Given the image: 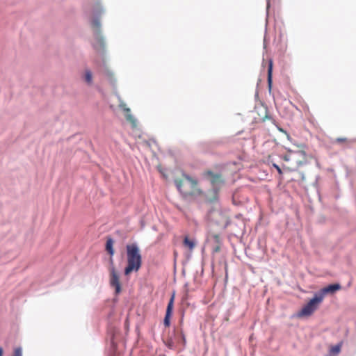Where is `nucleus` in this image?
<instances>
[{"instance_id": "f257e3e1", "label": "nucleus", "mask_w": 356, "mask_h": 356, "mask_svg": "<svg viewBox=\"0 0 356 356\" xmlns=\"http://www.w3.org/2000/svg\"><path fill=\"white\" fill-rule=\"evenodd\" d=\"M127 265L124 268V275H129L132 272H138L142 266V256L136 243L126 245Z\"/></svg>"}, {"instance_id": "f03ea898", "label": "nucleus", "mask_w": 356, "mask_h": 356, "mask_svg": "<svg viewBox=\"0 0 356 356\" xmlns=\"http://www.w3.org/2000/svg\"><path fill=\"white\" fill-rule=\"evenodd\" d=\"M305 147L302 145L298 150H289L287 154L283 156L285 161L291 163L290 166L286 167V169L293 171L307 163V156Z\"/></svg>"}, {"instance_id": "7ed1b4c3", "label": "nucleus", "mask_w": 356, "mask_h": 356, "mask_svg": "<svg viewBox=\"0 0 356 356\" xmlns=\"http://www.w3.org/2000/svg\"><path fill=\"white\" fill-rule=\"evenodd\" d=\"M175 184L177 189L184 196L201 193V191L197 188V181L188 175H184V179L176 180Z\"/></svg>"}, {"instance_id": "20e7f679", "label": "nucleus", "mask_w": 356, "mask_h": 356, "mask_svg": "<svg viewBox=\"0 0 356 356\" xmlns=\"http://www.w3.org/2000/svg\"><path fill=\"white\" fill-rule=\"evenodd\" d=\"M102 13V9L97 8L96 10L94 11V17L91 22L92 27L95 33V41L93 42V47L97 51L104 50L105 48V41L100 33L101 24L99 19L97 18V17L99 16Z\"/></svg>"}, {"instance_id": "39448f33", "label": "nucleus", "mask_w": 356, "mask_h": 356, "mask_svg": "<svg viewBox=\"0 0 356 356\" xmlns=\"http://www.w3.org/2000/svg\"><path fill=\"white\" fill-rule=\"evenodd\" d=\"M322 302L321 296L318 297V296L315 293L314 298L299 312L298 316L303 317L311 316L318 309Z\"/></svg>"}, {"instance_id": "423d86ee", "label": "nucleus", "mask_w": 356, "mask_h": 356, "mask_svg": "<svg viewBox=\"0 0 356 356\" xmlns=\"http://www.w3.org/2000/svg\"><path fill=\"white\" fill-rule=\"evenodd\" d=\"M110 273V285L115 288V293L118 294L121 292V284L120 282L119 275L113 264H111L109 268Z\"/></svg>"}, {"instance_id": "0eeeda50", "label": "nucleus", "mask_w": 356, "mask_h": 356, "mask_svg": "<svg viewBox=\"0 0 356 356\" xmlns=\"http://www.w3.org/2000/svg\"><path fill=\"white\" fill-rule=\"evenodd\" d=\"M204 176L214 188L220 187L225 183L222 176L220 173H214L211 170H207L204 172Z\"/></svg>"}, {"instance_id": "6e6552de", "label": "nucleus", "mask_w": 356, "mask_h": 356, "mask_svg": "<svg viewBox=\"0 0 356 356\" xmlns=\"http://www.w3.org/2000/svg\"><path fill=\"white\" fill-rule=\"evenodd\" d=\"M341 288V285L339 284H330L323 289H321L316 294L318 296V297L321 296L322 301L324 299V297L326 294L330 293L332 294L335 293L337 291L340 290Z\"/></svg>"}, {"instance_id": "1a4fd4ad", "label": "nucleus", "mask_w": 356, "mask_h": 356, "mask_svg": "<svg viewBox=\"0 0 356 356\" xmlns=\"http://www.w3.org/2000/svg\"><path fill=\"white\" fill-rule=\"evenodd\" d=\"M175 298V294L173 293L171 296V298L168 302L167 309H166V313L164 318L163 323L165 327H169L170 324V317L172 316V309H173V305H174V300Z\"/></svg>"}, {"instance_id": "9d476101", "label": "nucleus", "mask_w": 356, "mask_h": 356, "mask_svg": "<svg viewBox=\"0 0 356 356\" xmlns=\"http://www.w3.org/2000/svg\"><path fill=\"white\" fill-rule=\"evenodd\" d=\"M120 107L124 112L126 120L132 125L133 127H136L137 126V121L134 115H131L130 108L127 107L124 103H121L120 104Z\"/></svg>"}, {"instance_id": "9b49d317", "label": "nucleus", "mask_w": 356, "mask_h": 356, "mask_svg": "<svg viewBox=\"0 0 356 356\" xmlns=\"http://www.w3.org/2000/svg\"><path fill=\"white\" fill-rule=\"evenodd\" d=\"M113 240L112 238H108L106 243V250L111 255L110 261L111 264H113V255L114 254L113 250Z\"/></svg>"}, {"instance_id": "f8f14e48", "label": "nucleus", "mask_w": 356, "mask_h": 356, "mask_svg": "<svg viewBox=\"0 0 356 356\" xmlns=\"http://www.w3.org/2000/svg\"><path fill=\"white\" fill-rule=\"evenodd\" d=\"M342 343H343L341 341L338 344L331 346L326 356H337L341 352Z\"/></svg>"}, {"instance_id": "ddd939ff", "label": "nucleus", "mask_w": 356, "mask_h": 356, "mask_svg": "<svg viewBox=\"0 0 356 356\" xmlns=\"http://www.w3.org/2000/svg\"><path fill=\"white\" fill-rule=\"evenodd\" d=\"M183 245L184 247L187 248L190 251H192L195 247L196 243L193 239H191L189 238L188 236H186L184 237Z\"/></svg>"}, {"instance_id": "4468645a", "label": "nucleus", "mask_w": 356, "mask_h": 356, "mask_svg": "<svg viewBox=\"0 0 356 356\" xmlns=\"http://www.w3.org/2000/svg\"><path fill=\"white\" fill-rule=\"evenodd\" d=\"M83 80L88 85H91L92 83V74L90 71L86 70L83 75Z\"/></svg>"}, {"instance_id": "2eb2a0df", "label": "nucleus", "mask_w": 356, "mask_h": 356, "mask_svg": "<svg viewBox=\"0 0 356 356\" xmlns=\"http://www.w3.org/2000/svg\"><path fill=\"white\" fill-rule=\"evenodd\" d=\"M213 238L215 240V242L216 243V245L213 248V252H218L220 250V236L217 234H215L213 236Z\"/></svg>"}, {"instance_id": "dca6fc26", "label": "nucleus", "mask_w": 356, "mask_h": 356, "mask_svg": "<svg viewBox=\"0 0 356 356\" xmlns=\"http://www.w3.org/2000/svg\"><path fill=\"white\" fill-rule=\"evenodd\" d=\"M268 89L270 91L272 88V74H273V68H268Z\"/></svg>"}, {"instance_id": "f3484780", "label": "nucleus", "mask_w": 356, "mask_h": 356, "mask_svg": "<svg viewBox=\"0 0 356 356\" xmlns=\"http://www.w3.org/2000/svg\"><path fill=\"white\" fill-rule=\"evenodd\" d=\"M334 143L338 144L348 145L350 143V140L345 137L337 138L335 139Z\"/></svg>"}, {"instance_id": "a211bd4d", "label": "nucleus", "mask_w": 356, "mask_h": 356, "mask_svg": "<svg viewBox=\"0 0 356 356\" xmlns=\"http://www.w3.org/2000/svg\"><path fill=\"white\" fill-rule=\"evenodd\" d=\"M13 356H22V350L20 348H17L15 349Z\"/></svg>"}, {"instance_id": "6ab92c4d", "label": "nucleus", "mask_w": 356, "mask_h": 356, "mask_svg": "<svg viewBox=\"0 0 356 356\" xmlns=\"http://www.w3.org/2000/svg\"><path fill=\"white\" fill-rule=\"evenodd\" d=\"M273 166L276 169V170L280 175H282V170L278 165H277L276 163H273Z\"/></svg>"}, {"instance_id": "aec40b11", "label": "nucleus", "mask_w": 356, "mask_h": 356, "mask_svg": "<svg viewBox=\"0 0 356 356\" xmlns=\"http://www.w3.org/2000/svg\"><path fill=\"white\" fill-rule=\"evenodd\" d=\"M181 339L183 341V344L185 345L186 344V337L182 332H181Z\"/></svg>"}, {"instance_id": "412c9836", "label": "nucleus", "mask_w": 356, "mask_h": 356, "mask_svg": "<svg viewBox=\"0 0 356 356\" xmlns=\"http://www.w3.org/2000/svg\"><path fill=\"white\" fill-rule=\"evenodd\" d=\"M277 129L280 131L282 132V133H284V134H286V131H284L282 128H280L279 127H277Z\"/></svg>"}, {"instance_id": "4be33fe9", "label": "nucleus", "mask_w": 356, "mask_h": 356, "mask_svg": "<svg viewBox=\"0 0 356 356\" xmlns=\"http://www.w3.org/2000/svg\"><path fill=\"white\" fill-rule=\"evenodd\" d=\"M3 350L2 348H0V356H3Z\"/></svg>"}, {"instance_id": "5701e85b", "label": "nucleus", "mask_w": 356, "mask_h": 356, "mask_svg": "<svg viewBox=\"0 0 356 356\" xmlns=\"http://www.w3.org/2000/svg\"><path fill=\"white\" fill-rule=\"evenodd\" d=\"M265 113H266V111ZM268 118V116L267 113H266L264 117V118H263V121H264Z\"/></svg>"}, {"instance_id": "b1692460", "label": "nucleus", "mask_w": 356, "mask_h": 356, "mask_svg": "<svg viewBox=\"0 0 356 356\" xmlns=\"http://www.w3.org/2000/svg\"><path fill=\"white\" fill-rule=\"evenodd\" d=\"M272 65H273V62H272V60H270V63H269V66L268 67H272Z\"/></svg>"}]
</instances>
